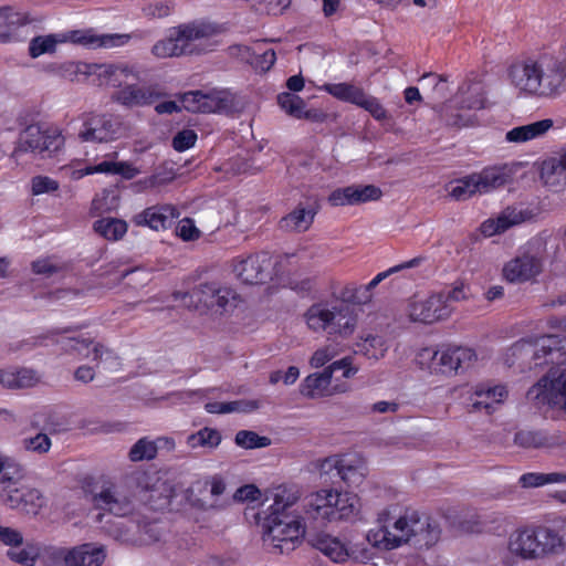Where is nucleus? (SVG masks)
Returning <instances> with one entry per match:
<instances>
[{"instance_id": "1", "label": "nucleus", "mask_w": 566, "mask_h": 566, "mask_svg": "<svg viewBox=\"0 0 566 566\" xmlns=\"http://www.w3.org/2000/svg\"><path fill=\"white\" fill-rule=\"evenodd\" d=\"M378 528L367 534V541L375 547L394 549L412 543L418 547H430L440 537L436 521L409 507L390 505L378 513Z\"/></svg>"}, {"instance_id": "2", "label": "nucleus", "mask_w": 566, "mask_h": 566, "mask_svg": "<svg viewBox=\"0 0 566 566\" xmlns=\"http://www.w3.org/2000/svg\"><path fill=\"white\" fill-rule=\"evenodd\" d=\"M509 75L512 85L526 96L555 98L566 90V64L551 53L513 64Z\"/></svg>"}, {"instance_id": "3", "label": "nucleus", "mask_w": 566, "mask_h": 566, "mask_svg": "<svg viewBox=\"0 0 566 566\" xmlns=\"http://www.w3.org/2000/svg\"><path fill=\"white\" fill-rule=\"evenodd\" d=\"M134 38H142L134 33H97L94 29L70 30L62 33H51L34 36L29 43V55L36 59L43 54H52L57 44L72 43L86 49H113L124 46Z\"/></svg>"}, {"instance_id": "4", "label": "nucleus", "mask_w": 566, "mask_h": 566, "mask_svg": "<svg viewBox=\"0 0 566 566\" xmlns=\"http://www.w3.org/2000/svg\"><path fill=\"white\" fill-rule=\"evenodd\" d=\"M175 297L199 315L232 316L245 307V301L235 290L216 281L200 283L191 292L177 293Z\"/></svg>"}, {"instance_id": "5", "label": "nucleus", "mask_w": 566, "mask_h": 566, "mask_svg": "<svg viewBox=\"0 0 566 566\" xmlns=\"http://www.w3.org/2000/svg\"><path fill=\"white\" fill-rule=\"evenodd\" d=\"M143 501L145 503L133 515L136 532H120L116 535V538L124 544L142 547L153 545L161 539L165 527L156 512L169 505V495H164L157 489L151 488L144 492Z\"/></svg>"}, {"instance_id": "6", "label": "nucleus", "mask_w": 566, "mask_h": 566, "mask_svg": "<svg viewBox=\"0 0 566 566\" xmlns=\"http://www.w3.org/2000/svg\"><path fill=\"white\" fill-rule=\"evenodd\" d=\"M475 360V352L462 346H447L439 349L426 347L416 356V363L422 370L447 376L467 370Z\"/></svg>"}, {"instance_id": "7", "label": "nucleus", "mask_w": 566, "mask_h": 566, "mask_svg": "<svg viewBox=\"0 0 566 566\" xmlns=\"http://www.w3.org/2000/svg\"><path fill=\"white\" fill-rule=\"evenodd\" d=\"M511 350L517 359H530V369L548 364L563 365L566 364V336L543 335L534 340H520Z\"/></svg>"}, {"instance_id": "8", "label": "nucleus", "mask_w": 566, "mask_h": 566, "mask_svg": "<svg viewBox=\"0 0 566 566\" xmlns=\"http://www.w3.org/2000/svg\"><path fill=\"white\" fill-rule=\"evenodd\" d=\"M306 513L313 518L327 522L350 520L358 512V499L348 492L321 490L312 494L305 504Z\"/></svg>"}, {"instance_id": "9", "label": "nucleus", "mask_w": 566, "mask_h": 566, "mask_svg": "<svg viewBox=\"0 0 566 566\" xmlns=\"http://www.w3.org/2000/svg\"><path fill=\"white\" fill-rule=\"evenodd\" d=\"M514 167L509 164L484 168L451 184L449 195L455 200H467L476 193H488L510 182Z\"/></svg>"}, {"instance_id": "10", "label": "nucleus", "mask_w": 566, "mask_h": 566, "mask_svg": "<svg viewBox=\"0 0 566 566\" xmlns=\"http://www.w3.org/2000/svg\"><path fill=\"white\" fill-rule=\"evenodd\" d=\"M264 527V542L281 554L294 551L305 535V524L300 516L270 514Z\"/></svg>"}, {"instance_id": "11", "label": "nucleus", "mask_w": 566, "mask_h": 566, "mask_svg": "<svg viewBox=\"0 0 566 566\" xmlns=\"http://www.w3.org/2000/svg\"><path fill=\"white\" fill-rule=\"evenodd\" d=\"M93 506L106 511L115 516H127L138 511L136 499L128 485L123 483H108L101 486L91 496Z\"/></svg>"}, {"instance_id": "12", "label": "nucleus", "mask_w": 566, "mask_h": 566, "mask_svg": "<svg viewBox=\"0 0 566 566\" xmlns=\"http://www.w3.org/2000/svg\"><path fill=\"white\" fill-rule=\"evenodd\" d=\"M81 119L77 137L82 143H109L124 135L123 123L112 115L88 113Z\"/></svg>"}, {"instance_id": "13", "label": "nucleus", "mask_w": 566, "mask_h": 566, "mask_svg": "<svg viewBox=\"0 0 566 566\" xmlns=\"http://www.w3.org/2000/svg\"><path fill=\"white\" fill-rule=\"evenodd\" d=\"M543 266V258L528 243L504 264L503 277L513 284L532 283L542 273Z\"/></svg>"}, {"instance_id": "14", "label": "nucleus", "mask_w": 566, "mask_h": 566, "mask_svg": "<svg viewBox=\"0 0 566 566\" xmlns=\"http://www.w3.org/2000/svg\"><path fill=\"white\" fill-rule=\"evenodd\" d=\"M64 347L67 350L77 353L83 358H91L96 361L97 367L114 373L122 368L120 357L104 344L94 338L83 335L71 336L66 338Z\"/></svg>"}, {"instance_id": "15", "label": "nucleus", "mask_w": 566, "mask_h": 566, "mask_svg": "<svg viewBox=\"0 0 566 566\" xmlns=\"http://www.w3.org/2000/svg\"><path fill=\"white\" fill-rule=\"evenodd\" d=\"M527 399L536 407L566 409V373L552 377H542L526 394Z\"/></svg>"}, {"instance_id": "16", "label": "nucleus", "mask_w": 566, "mask_h": 566, "mask_svg": "<svg viewBox=\"0 0 566 566\" xmlns=\"http://www.w3.org/2000/svg\"><path fill=\"white\" fill-rule=\"evenodd\" d=\"M233 272L244 284H263L271 277L272 258L268 252L238 256L232 261Z\"/></svg>"}, {"instance_id": "17", "label": "nucleus", "mask_w": 566, "mask_h": 566, "mask_svg": "<svg viewBox=\"0 0 566 566\" xmlns=\"http://www.w3.org/2000/svg\"><path fill=\"white\" fill-rule=\"evenodd\" d=\"M139 80V71L128 63H96L93 83L120 90L127 82Z\"/></svg>"}, {"instance_id": "18", "label": "nucleus", "mask_w": 566, "mask_h": 566, "mask_svg": "<svg viewBox=\"0 0 566 566\" xmlns=\"http://www.w3.org/2000/svg\"><path fill=\"white\" fill-rule=\"evenodd\" d=\"M541 558L562 554L566 548V520L557 517L548 524L535 525Z\"/></svg>"}, {"instance_id": "19", "label": "nucleus", "mask_w": 566, "mask_h": 566, "mask_svg": "<svg viewBox=\"0 0 566 566\" xmlns=\"http://www.w3.org/2000/svg\"><path fill=\"white\" fill-rule=\"evenodd\" d=\"M163 96L158 84L137 85L126 83L112 94V101L128 108L143 107L153 104Z\"/></svg>"}, {"instance_id": "20", "label": "nucleus", "mask_w": 566, "mask_h": 566, "mask_svg": "<svg viewBox=\"0 0 566 566\" xmlns=\"http://www.w3.org/2000/svg\"><path fill=\"white\" fill-rule=\"evenodd\" d=\"M31 22L29 15L12 7H0V44L18 43L25 40L23 28Z\"/></svg>"}, {"instance_id": "21", "label": "nucleus", "mask_w": 566, "mask_h": 566, "mask_svg": "<svg viewBox=\"0 0 566 566\" xmlns=\"http://www.w3.org/2000/svg\"><path fill=\"white\" fill-rule=\"evenodd\" d=\"M180 104L184 109L192 113H219L228 107V99L220 91L207 94L191 91L181 96Z\"/></svg>"}, {"instance_id": "22", "label": "nucleus", "mask_w": 566, "mask_h": 566, "mask_svg": "<svg viewBox=\"0 0 566 566\" xmlns=\"http://www.w3.org/2000/svg\"><path fill=\"white\" fill-rule=\"evenodd\" d=\"M506 397L507 389L505 386L479 384L470 396L468 410L470 412L484 411L486 415H491L500 403L504 402Z\"/></svg>"}, {"instance_id": "23", "label": "nucleus", "mask_w": 566, "mask_h": 566, "mask_svg": "<svg viewBox=\"0 0 566 566\" xmlns=\"http://www.w3.org/2000/svg\"><path fill=\"white\" fill-rule=\"evenodd\" d=\"M450 315V305L446 304L440 293L428 296L417 295L409 302V318H446Z\"/></svg>"}, {"instance_id": "24", "label": "nucleus", "mask_w": 566, "mask_h": 566, "mask_svg": "<svg viewBox=\"0 0 566 566\" xmlns=\"http://www.w3.org/2000/svg\"><path fill=\"white\" fill-rule=\"evenodd\" d=\"M307 543L334 563H345L350 557L347 543L329 533H311Z\"/></svg>"}, {"instance_id": "25", "label": "nucleus", "mask_w": 566, "mask_h": 566, "mask_svg": "<svg viewBox=\"0 0 566 566\" xmlns=\"http://www.w3.org/2000/svg\"><path fill=\"white\" fill-rule=\"evenodd\" d=\"M180 216V211L172 205L148 207L137 213L133 221L137 226L148 227L151 230H166L172 226Z\"/></svg>"}, {"instance_id": "26", "label": "nucleus", "mask_w": 566, "mask_h": 566, "mask_svg": "<svg viewBox=\"0 0 566 566\" xmlns=\"http://www.w3.org/2000/svg\"><path fill=\"white\" fill-rule=\"evenodd\" d=\"M509 551L525 560L541 558L535 525L515 530L509 537Z\"/></svg>"}, {"instance_id": "27", "label": "nucleus", "mask_w": 566, "mask_h": 566, "mask_svg": "<svg viewBox=\"0 0 566 566\" xmlns=\"http://www.w3.org/2000/svg\"><path fill=\"white\" fill-rule=\"evenodd\" d=\"M216 33L217 28L203 21H192L174 27V34L179 36V42H181L186 55L196 52V42L210 39Z\"/></svg>"}, {"instance_id": "28", "label": "nucleus", "mask_w": 566, "mask_h": 566, "mask_svg": "<svg viewBox=\"0 0 566 566\" xmlns=\"http://www.w3.org/2000/svg\"><path fill=\"white\" fill-rule=\"evenodd\" d=\"M62 140L55 133L43 130L39 125H30L21 135V150L44 153L55 150Z\"/></svg>"}, {"instance_id": "29", "label": "nucleus", "mask_w": 566, "mask_h": 566, "mask_svg": "<svg viewBox=\"0 0 566 566\" xmlns=\"http://www.w3.org/2000/svg\"><path fill=\"white\" fill-rule=\"evenodd\" d=\"M339 391H345V389L339 390L337 387H332L329 370H325V368L319 373L308 375L300 385L301 395L311 399L329 397Z\"/></svg>"}, {"instance_id": "30", "label": "nucleus", "mask_w": 566, "mask_h": 566, "mask_svg": "<svg viewBox=\"0 0 566 566\" xmlns=\"http://www.w3.org/2000/svg\"><path fill=\"white\" fill-rule=\"evenodd\" d=\"M554 122L551 118L541 119L526 125L513 127L505 134V142L510 144H524L544 137Z\"/></svg>"}, {"instance_id": "31", "label": "nucleus", "mask_w": 566, "mask_h": 566, "mask_svg": "<svg viewBox=\"0 0 566 566\" xmlns=\"http://www.w3.org/2000/svg\"><path fill=\"white\" fill-rule=\"evenodd\" d=\"M525 220V213L516 208H506L495 218H489L482 222L480 230L484 237L500 234L513 226L520 224Z\"/></svg>"}, {"instance_id": "32", "label": "nucleus", "mask_w": 566, "mask_h": 566, "mask_svg": "<svg viewBox=\"0 0 566 566\" xmlns=\"http://www.w3.org/2000/svg\"><path fill=\"white\" fill-rule=\"evenodd\" d=\"M105 557L104 546L86 544L69 552L64 560L66 566H101Z\"/></svg>"}, {"instance_id": "33", "label": "nucleus", "mask_w": 566, "mask_h": 566, "mask_svg": "<svg viewBox=\"0 0 566 566\" xmlns=\"http://www.w3.org/2000/svg\"><path fill=\"white\" fill-rule=\"evenodd\" d=\"M315 216L316 209L314 207L298 205L293 211L281 219L280 227L285 231L304 232L310 229Z\"/></svg>"}, {"instance_id": "34", "label": "nucleus", "mask_w": 566, "mask_h": 566, "mask_svg": "<svg viewBox=\"0 0 566 566\" xmlns=\"http://www.w3.org/2000/svg\"><path fill=\"white\" fill-rule=\"evenodd\" d=\"M541 178L552 186L566 178V146L542 163Z\"/></svg>"}, {"instance_id": "35", "label": "nucleus", "mask_w": 566, "mask_h": 566, "mask_svg": "<svg viewBox=\"0 0 566 566\" xmlns=\"http://www.w3.org/2000/svg\"><path fill=\"white\" fill-rule=\"evenodd\" d=\"M96 63L81 61H67L56 67V73L71 82H85L88 78L94 80Z\"/></svg>"}, {"instance_id": "36", "label": "nucleus", "mask_w": 566, "mask_h": 566, "mask_svg": "<svg viewBox=\"0 0 566 566\" xmlns=\"http://www.w3.org/2000/svg\"><path fill=\"white\" fill-rule=\"evenodd\" d=\"M272 496L270 514L289 515L285 511L298 501L301 494L296 485H279L273 490Z\"/></svg>"}, {"instance_id": "37", "label": "nucleus", "mask_w": 566, "mask_h": 566, "mask_svg": "<svg viewBox=\"0 0 566 566\" xmlns=\"http://www.w3.org/2000/svg\"><path fill=\"white\" fill-rule=\"evenodd\" d=\"M322 90L342 102L356 106L359 105L365 94L361 87L350 83H327L322 86Z\"/></svg>"}, {"instance_id": "38", "label": "nucleus", "mask_w": 566, "mask_h": 566, "mask_svg": "<svg viewBox=\"0 0 566 566\" xmlns=\"http://www.w3.org/2000/svg\"><path fill=\"white\" fill-rule=\"evenodd\" d=\"M151 53L158 59L186 55L179 36L174 34V28L168 29L166 36L153 45Z\"/></svg>"}, {"instance_id": "39", "label": "nucleus", "mask_w": 566, "mask_h": 566, "mask_svg": "<svg viewBox=\"0 0 566 566\" xmlns=\"http://www.w3.org/2000/svg\"><path fill=\"white\" fill-rule=\"evenodd\" d=\"M127 223L122 219L102 218L94 222V230L108 241H118L127 232Z\"/></svg>"}, {"instance_id": "40", "label": "nucleus", "mask_w": 566, "mask_h": 566, "mask_svg": "<svg viewBox=\"0 0 566 566\" xmlns=\"http://www.w3.org/2000/svg\"><path fill=\"white\" fill-rule=\"evenodd\" d=\"M22 547H14L7 552V557L22 566H34L41 555V545L34 542H23Z\"/></svg>"}, {"instance_id": "41", "label": "nucleus", "mask_w": 566, "mask_h": 566, "mask_svg": "<svg viewBox=\"0 0 566 566\" xmlns=\"http://www.w3.org/2000/svg\"><path fill=\"white\" fill-rule=\"evenodd\" d=\"M514 443L525 449L547 448L553 443L551 438L541 430H518L514 436Z\"/></svg>"}, {"instance_id": "42", "label": "nucleus", "mask_w": 566, "mask_h": 566, "mask_svg": "<svg viewBox=\"0 0 566 566\" xmlns=\"http://www.w3.org/2000/svg\"><path fill=\"white\" fill-rule=\"evenodd\" d=\"M25 470L18 461L11 457L0 453V483L12 484L24 478Z\"/></svg>"}, {"instance_id": "43", "label": "nucleus", "mask_w": 566, "mask_h": 566, "mask_svg": "<svg viewBox=\"0 0 566 566\" xmlns=\"http://www.w3.org/2000/svg\"><path fill=\"white\" fill-rule=\"evenodd\" d=\"M344 316V305L336 301H322L312 305L305 315V318H336Z\"/></svg>"}, {"instance_id": "44", "label": "nucleus", "mask_w": 566, "mask_h": 566, "mask_svg": "<svg viewBox=\"0 0 566 566\" xmlns=\"http://www.w3.org/2000/svg\"><path fill=\"white\" fill-rule=\"evenodd\" d=\"M220 442L221 436L219 431L207 427L187 437V444L191 449L199 447L213 449L218 447Z\"/></svg>"}, {"instance_id": "45", "label": "nucleus", "mask_w": 566, "mask_h": 566, "mask_svg": "<svg viewBox=\"0 0 566 566\" xmlns=\"http://www.w3.org/2000/svg\"><path fill=\"white\" fill-rule=\"evenodd\" d=\"M20 505L28 514L36 515L45 505V497L38 489L27 488L21 490Z\"/></svg>"}, {"instance_id": "46", "label": "nucleus", "mask_w": 566, "mask_h": 566, "mask_svg": "<svg viewBox=\"0 0 566 566\" xmlns=\"http://www.w3.org/2000/svg\"><path fill=\"white\" fill-rule=\"evenodd\" d=\"M335 469L339 478L349 485H359L365 476L363 467H355L346 459L337 460Z\"/></svg>"}, {"instance_id": "47", "label": "nucleus", "mask_w": 566, "mask_h": 566, "mask_svg": "<svg viewBox=\"0 0 566 566\" xmlns=\"http://www.w3.org/2000/svg\"><path fill=\"white\" fill-rule=\"evenodd\" d=\"M277 103L280 107L290 116L302 118L305 116V103L304 101L292 93H281L277 96Z\"/></svg>"}, {"instance_id": "48", "label": "nucleus", "mask_w": 566, "mask_h": 566, "mask_svg": "<svg viewBox=\"0 0 566 566\" xmlns=\"http://www.w3.org/2000/svg\"><path fill=\"white\" fill-rule=\"evenodd\" d=\"M363 285L348 284L340 290L338 300L342 303H349L355 305L367 304L373 300V294L363 292Z\"/></svg>"}, {"instance_id": "49", "label": "nucleus", "mask_w": 566, "mask_h": 566, "mask_svg": "<svg viewBox=\"0 0 566 566\" xmlns=\"http://www.w3.org/2000/svg\"><path fill=\"white\" fill-rule=\"evenodd\" d=\"M128 455L133 462L153 460L157 455L155 442L146 437L142 438L130 448Z\"/></svg>"}, {"instance_id": "50", "label": "nucleus", "mask_w": 566, "mask_h": 566, "mask_svg": "<svg viewBox=\"0 0 566 566\" xmlns=\"http://www.w3.org/2000/svg\"><path fill=\"white\" fill-rule=\"evenodd\" d=\"M235 443L244 449H258L270 446L271 440L268 437L259 436L254 431L240 430L235 434Z\"/></svg>"}, {"instance_id": "51", "label": "nucleus", "mask_w": 566, "mask_h": 566, "mask_svg": "<svg viewBox=\"0 0 566 566\" xmlns=\"http://www.w3.org/2000/svg\"><path fill=\"white\" fill-rule=\"evenodd\" d=\"M17 390L36 387L42 381V375L28 367L15 368Z\"/></svg>"}, {"instance_id": "52", "label": "nucleus", "mask_w": 566, "mask_h": 566, "mask_svg": "<svg viewBox=\"0 0 566 566\" xmlns=\"http://www.w3.org/2000/svg\"><path fill=\"white\" fill-rule=\"evenodd\" d=\"M21 443L24 450L36 454H45L52 447L50 437L43 432H39L33 437H27Z\"/></svg>"}, {"instance_id": "53", "label": "nucleus", "mask_w": 566, "mask_h": 566, "mask_svg": "<svg viewBox=\"0 0 566 566\" xmlns=\"http://www.w3.org/2000/svg\"><path fill=\"white\" fill-rule=\"evenodd\" d=\"M354 206L377 201L381 198L382 191L374 185H353Z\"/></svg>"}, {"instance_id": "54", "label": "nucleus", "mask_w": 566, "mask_h": 566, "mask_svg": "<svg viewBox=\"0 0 566 566\" xmlns=\"http://www.w3.org/2000/svg\"><path fill=\"white\" fill-rule=\"evenodd\" d=\"M315 324H308L311 328L321 327L327 335H333L338 332L342 337H346L353 333L355 324L350 321H346L344 326L339 328L338 321H314Z\"/></svg>"}, {"instance_id": "55", "label": "nucleus", "mask_w": 566, "mask_h": 566, "mask_svg": "<svg viewBox=\"0 0 566 566\" xmlns=\"http://www.w3.org/2000/svg\"><path fill=\"white\" fill-rule=\"evenodd\" d=\"M358 107L367 111L376 120H384L388 118V112L375 96L364 94Z\"/></svg>"}, {"instance_id": "56", "label": "nucleus", "mask_w": 566, "mask_h": 566, "mask_svg": "<svg viewBox=\"0 0 566 566\" xmlns=\"http://www.w3.org/2000/svg\"><path fill=\"white\" fill-rule=\"evenodd\" d=\"M59 182L48 176H35L31 179V192L33 196L52 193L59 190Z\"/></svg>"}, {"instance_id": "57", "label": "nucleus", "mask_w": 566, "mask_h": 566, "mask_svg": "<svg viewBox=\"0 0 566 566\" xmlns=\"http://www.w3.org/2000/svg\"><path fill=\"white\" fill-rule=\"evenodd\" d=\"M328 202L333 207L354 206L353 185L332 191L328 196Z\"/></svg>"}, {"instance_id": "58", "label": "nucleus", "mask_w": 566, "mask_h": 566, "mask_svg": "<svg viewBox=\"0 0 566 566\" xmlns=\"http://www.w3.org/2000/svg\"><path fill=\"white\" fill-rule=\"evenodd\" d=\"M176 233L184 241H195L201 235L200 230L190 218H184L178 222Z\"/></svg>"}, {"instance_id": "59", "label": "nucleus", "mask_w": 566, "mask_h": 566, "mask_svg": "<svg viewBox=\"0 0 566 566\" xmlns=\"http://www.w3.org/2000/svg\"><path fill=\"white\" fill-rule=\"evenodd\" d=\"M325 370H329L331 378L333 374L337 370H342V375L344 378H352L358 371L357 367L353 366V358L347 356L342 359L333 361L331 365L325 367Z\"/></svg>"}, {"instance_id": "60", "label": "nucleus", "mask_w": 566, "mask_h": 566, "mask_svg": "<svg viewBox=\"0 0 566 566\" xmlns=\"http://www.w3.org/2000/svg\"><path fill=\"white\" fill-rule=\"evenodd\" d=\"M197 134L192 129H184L172 138V147L177 151H185L195 146Z\"/></svg>"}, {"instance_id": "61", "label": "nucleus", "mask_w": 566, "mask_h": 566, "mask_svg": "<svg viewBox=\"0 0 566 566\" xmlns=\"http://www.w3.org/2000/svg\"><path fill=\"white\" fill-rule=\"evenodd\" d=\"M337 353L336 347L333 345L318 348L311 357L310 364L313 368H321L331 361Z\"/></svg>"}, {"instance_id": "62", "label": "nucleus", "mask_w": 566, "mask_h": 566, "mask_svg": "<svg viewBox=\"0 0 566 566\" xmlns=\"http://www.w3.org/2000/svg\"><path fill=\"white\" fill-rule=\"evenodd\" d=\"M143 12L147 18L163 19L172 12V7L168 2L158 1L146 6Z\"/></svg>"}, {"instance_id": "63", "label": "nucleus", "mask_w": 566, "mask_h": 566, "mask_svg": "<svg viewBox=\"0 0 566 566\" xmlns=\"http://www.w3.org/2000/svg\"><path fill=\"white\" fill-rule=\"evenodd\" d=\"M0 542L12 548L23 545V535L18 530L0 525Z\"/></svg>"}, {"instance_id": "64", "label": "nucleus", "mask_w": 566, "mask_h": 566, "mask_svg": "<svg viewBox=\"0 0 566 566\" xmlns=\"http://www.w3.org/2000/svg\"><path fill=\"white\" fill-rule=\"evenodd\" d=\"M59 270L60 266L51 258H42L32 262V271L39 275L50 276Z\"/></svg>"}]
</instances>
